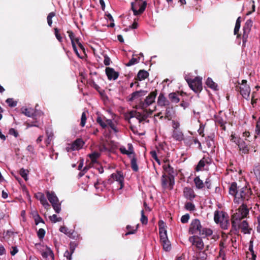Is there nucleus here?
<instances>
[{
  "instance_id": "37998d69",
  "label": "nucleus",
  "mask_w": 260,
  "mask_h": 260,
  "mask_svg": "<svg viewBox=\"0 0 260 260\" xmlns=\"http://www.w3.org/2000/svg\"><path fill=\"white\" fill-rule=\"evenodd\" d=\"M28 172L29 171L27 170H25L23 168H22L20 169L19 173L21 177L23 178L25 181H27L28 180L27 175Z\"/></svg>"
},
{
  "instance_id": "7ed1b4c3",
  "label": "nucleus",
  "mask_w": 260,
  "mask_h": 260,
  "mask_svg": "<svg viewBox=\"0 0 260 260\" xmlns=\"http://www.w3.org/2000/svg\"><path fill=\"white\" fill-rule=\"evenodd\" d=\"M252 192L250 187L248 186H244L239 189V193L234 199L235 203L240 204L248 201L251 198Z\"/></svg>"
},
{
  "instance_id": "4468645a",
  "label": "nucleus",
  "mask_w": 260,
  "mask_h": 260,
  "mask_svg": "<svg viewBox=\"0 0 260 260\" xmlns=\"http://www.w3.org/2000/svg\"><path fill=\"white\" fill-rule=\"evenodd\" d=\"M189 241L192 245L197 248V250H203L204 243L201 237L197 235H193L189 238Z\"/></svg>"
},
{
  "instance_id": "c85d7f7f",
  "label": "nucleus",
  "mask_w": 260,
  "mask_h": 260,
  "mask_svg": "<svg viewBox=\"0 0 260 260\" xmlns=\"http://www.w3.org/2000/svg\"><path fill=\"white\" fill-rule=\"evenodd\" d=\"M166 110H165V118L168 119V120H170L173 115L174 114L175 112L173 110V107L171 104L169 106H168L167 107H165Z\"/></svg>"
},
{
  "instance_id": "ea45409f",
  "label": "nucleus",
  "mask_w": 260,
  "mask_h": 260,
  "mask_svg": "<svg viewBox=\"0 0 260 260\" xmlns=\"http://www.w3.org/2000/svg\"><path fill=\"white\" fill-rule=\"evenodd\" d=\"M138 226V224L136 225L135 228L129 225H127L126 226V229L128 230V232L125 234V236L135 234L136 232L137 231Z\"/></svg>"
},
{
  "instance_id": "6e6552de",
  "label": "nucleus",
  "mask_w": 260,
  "mask_h": 260,
  "mask_svg": "<svg viewBox=\"0 0 260 260\" xmlns=\"http://www.w3.org/2000/svg\"><path fill=\"white\" fill-rule=\"evenodd\" d=\"M157 92L155 89L151 91L143 101L140 102L139 106L142 109H145L154 103Z\"/></svg>"
},
{
  "instance_id": "5701e85b",
  "label": "nucleus",
  "mask_w": 260,
  "mask_h": 260,
  "mask_svg": "<svg viewBox=\"0 0 260 260\" xmlns=\"http://www.w3.org/2000/svg\"><path fill=\"white\" fill-rule=\"evenodd\" d=\"M202 82H187L189 87L196 93H200L203 89Z\"/></svg>"
},
{
  "instance_id": "c03bdc74",
  "label": "nucleus",
  "mask_w": 260,
  "mask_h": 260,
  "mask_svg": "<svg viewBox=\"0 0 260 260\" xmlns=\"http://www.w3.org/2000/svg\"><path fill=\"white\" fill-rule=\"evenodd\" d=\"M184 207L186 210L190 211H194L196 209L194 205L190 202L186 203Z\"/></svg>"
},
{
  "instance_id": "58836bf2",
  "label": "nucleus",
  "mask_w": 260,
  "mask_h": 260,
  "mask_svg": "<svg viewBox=\"0 0 260 260\" xmlns=\"http://www.w3.org/2000/svg\"><path fill=\"white\" fill-rule=\"evenodd\" d=\"M253 24V22L251 19H248L243 26V30L247 32H250L251 27Z\"/></svg>"
},
{
  "instance_id": "a878e982",
  "label": "nucleus",
  "mask_w": 260,
  "mask_h": 260,
  "mask_svg": "<svg viewBox=\"0 0 260 260\" xmlns=\"http://www.w3.org/2000/svg\"><path fill=\"white\" fill-rule=\"evenodd\" d=\"M164 163L162 168L165 172L168 174V176H174V170L170 165L169 160L164 161Z\"/></svg>"
},
{
  "instance_id": "9d476101",
  "label": "nucleus",
  "mask_w": 260,
  "mask_h": 260,
  "mask_svg": "<svg viewBox=\"0 0 260 260\" xmlns=\"http://www.w3.org/2000/svg\"><path fill=\"white\" fill-rule=\"evenodd\" d=\"M233 139L234 142L238 145L239 151L241 154H248L250 150V146L247 144L244 141L240 138H236L234 136Z\"/></svg>"
},
{
  "instance_id": "e2e57ef3",
  "label": "nucleus",
  "mask_w": 260,
  "mask_h": 260,
  "mask_svg": "<svg viewBox=\"0 0 260 260\" xmlns=\"http://www.w3.org/2000/svg\"><path fill=\"white\" fill-rule=\"evenodd\" d=\"M86 121V113L83 112L82 113L81 118V122L80 125L82 127L84 126Z\"/></svg>"
},
{
  "instance_id": "864d4df0",
  "label": "nucleus",
  "mask_w": 260,
  "mask_h": 260,
  "mask_svg": "<svg viewBox=\"0 0 260 260\" xmlns=\"http://www.w3.org/2000/svg\"><path fill=\"white\" fill-rule=\"evenodd\" d=\"M41 255H42V256L43 257L47 258L49 256H53V252L50 249L48 248V249H47L46 251H43L41 253Z\"/></svg>"
},
{
  "instance_id": "1a4fd4ad",
  "label": "nucleus",
  "mask_w": 260,
  "mask_h": 260,
  "mask_svg": "<svg viewBox=\"0 0 260 260\" xmlns=\"http://www.w3.org/2000/svg\"><path fill=\"white\" fill-rule=\"evenodd\" d=\"M161 186L164 189H173L175 183L174 176L163 174L161 178Z\"/></svg>"
},
{
  "instance_id": "3c124183",
  "label": "nucleus",
  "mask_w": 260,
  "mask_h": 260,
  "mask_svg": "<svg viewBox=\"0 0 260 260\" xmlns=\"http://www.w3.org/2000/svg\"><path fill=\"white\" fill-rule=\"evenodd\" d=\"M55 16V13L54 12H52L47 16V23L49 25V26H51L52 24V18Z\"/></svg>"
},
{
  "instance_id": "338daca9",
  "label": "nucleus",
  "mask_w": 260,
  "mask_h": 260,
  "mask_svg": "<svg viewBox=\"0 0 260 260\" xmlns=\"http://www.w3.org/2000/svg\"><path fill=\"white\" fill-rule=\"evenodd\" d=\"M54 34L58 41L59 42H61L62 41V38L59 34V30L57 28H54Z\"/></svg>"
},
{
  "instance_id": "8fccbe9b",
  "label": "nucleus",
  "mask_w": 260,
  "mask_h": 260,
  "mask_svg": "<svg viewBox=\"0 0 260 260\" xmlns=\"http://www.w3.org/2000/svg\"><path fill=\"white\" fill-rule=\"evenodd\" d=\"M141 217L140 219V221H141V223L143 224H145V225L147 224L148 223V218H147V217L145 215L144 211L143 210H142L141 211Z\"/></svg>"
},
{
  "instance_id": "bf43d9fd",
  "label": "nucleus",
  "mask_w": 260,
  "mask_h": 260,
  "mask_svg": "<svg viewBox=\"0 0 260 260\" xmlns=\"http://www.w3.org/2000/svg\"><path fill=\"white\" fill-rule=\"evenodd\" d=\"M67 33L69 35V37L71 41L72 45L73 44L76 45L75 43V39L76 38L72 30H68Z\"/></svg>"
},
{
  "instance_id": "c9c22d12",
  "label": "nucleus",
  "mask_w": 260,
  "mask_h": 260,
  "mask_svg": "<svg viewBox=\"0 0 260 260\" xmlns=\"http://www.w3.org/2000/svg\"><path fill=\"white\" fill-rule=\"evenodd\" d=\"M147 91L146 90H140L139 91H136L135 92H134L131 94V97L129 98L128 101H133V100L139 98L138 96V94H141V93H147Z\"/></svg>"
},
{
  "instance_id": "79ce46f5",
  "label": "nucleus",
  "mask_w": 260,
  "mask_h": 260,
  "mask_svg": "<svg viewBox=\"0 0 260 260\" xmlns=\"http://www.w3.org/2000/svg\"><path fill=\"white\" fill-rule=\"evenodd\" d=\"M161 244L162 245L163 248L165 250L168 251L171 249V244L169 241L168 240L161 241Z\"/></svg>"
},
{
  "instance_id": "49530a36",
  "label": "nucleus",
  "mask_w": 260,
  "mask_h": 260,
  "mask_svg": "<svg viewBox=\"0 0 260 260\" xmlns=\"http://www.w3.org/2000/svg\"><path fill=\"white\" fill-rule=\"evenodd\" d=\"M46 134L47 136V138L45 141V143L46 146H48L50 144L51 141L53 139V134L52 133H49L48 131L46 132Z\"/></svg>"
},
{
  "instance_id": "dca6fc26",
  "label": "nucleus",
  "mask_w": 260,
  "mask_h": 260,
  "mask_svg": "<svg viewBox=\"0 0 260 260\" xmlns=\"http://www.w3.org/2000/svg\"><path fill=\"white\" fill-rule=\"evenodd\" d=\"M111 179L114 181H117L120 186L119 189L123 188L124 183V177L121 172H117L116 173H113L110 176Z\"/></svg>"
},
{
  "instance_id": "0eeeda50",
  "label": "nucleus",
  "mask_w": 260,
  "mask_h": 260,
  "mask_svg": "<svg viewBox=\"0 0 260 260\" xmlns=\"http://www.w3.org/2000/svg\"><path fill=\"white\" fill-rule=\"evenodd\" d=\"M249 214V209L245 203H242L236 213L232 215V220L243 219L247 217Z\"/></svg>"
},
{
  "instance_id": "69168bd1",
  "label": "nucleus",
  "mask_w": 260,
  "mask_h": 260,
  "mask_svg": "<svg viewBox=\"0 0 260 260\" xmlns=\"http://www.w3.org/2000/svg\"><path fill=\"white\" fill-rule=\"evenodd\" d=\"M45 231L43 229H40L37 232V235L39 239H42L45 236Z\"/></svg>"
},
{
  "instance_id": "4d7b16f0",
  "label": "nucleus",
  "mask_w": 260,
  "mask_h": 260,
  "mask_svg": "<svg viewBox=\"0 0 260 260\" xmlns=\"http://www.w3.org/2000/svg\"><path fill=\"white\" fill-rule=\"evenodd\" d=\"M208 87L213 89V90H218V85L215 82H206Z\"/></svg>"
},
{
  "instance_id": "bb28decb",
  "label": "nucleus",
  "mask_w": 260,
  "mask_h": 260,
  "mask_svg": "<svg viewBox=\"0 0 260 260\" xmlns=\"http://www.w3.org/2000/svg\"><path fill=\"white\" fill-rule=\"evenodd\" d=\"M149 76V73L144 70H141L138 72L137 76L135 77V79L140 81L144 80L147 79Z\"/></svg>"
},
{
  "instance_id": "39448f33",
  "label": "nucleus",
  "mask_w": 260,
  "mask_h": 260,
  "mask_svg": "<svg viewBox=\"0 0 260 260\" xmlns=\"http://www.w3.org/2000/svg\"><path fill=\"white\" fill-rule=\"evenodd\" d=\"M45 193L48 200L51 204V205L55 212L56 213H60L61 211V203L59 202V200L54 192L46 190Z\"/></svg>"
},
{
  "instance_id": "c756f323",
  "label": "nucleus",
  "mask_w": 260,
  "mask_h": 260,
  "mask_svg": "<svg viewBox=\"0 0 260 260\" xmlns=\"http://www.w3.org/2000/svg\"><path fill=\"white\" fill-rule=\"evenodd\" d=\"M238 188L239 187L237 186L236 182L232 183L229 187V193L236 198V196H237L239 191L238 190Z\"/></svg>"
},
{
  "instance_id": "a18cd8bd",
  "label": "nucleus",
  "mask_w": 260,
  "mask_h": 260,
  "mask_svg": "<svg viewBox=\"0 0 260 260\" xmlns=\"http://www.w3.org/2000/svg\"><path fill=\"white\" fill-rule=\"evenodd\" d=\"M50 220L54 223L59 222L62 220V218L60 217H57L56 214H53L52 216L49 217Z\"/></svg>"
},
{
  "instance_id": "423d86ee",
  "label": "nucleus",
  "mask_w": 260,
  "mask_h": 260,
  "mask_svg": "<svg viewBox=\"0 0 260 260\" xmlns=\"http://www.w3.org/2000/svg\"><path fill=\"white\" fill-rule=\"evenodd\" d=\"M147 2L142 0H135V2L131 3V9L135 16L142 14L146 9Z\"/></svg>"
},
{
  "instance_id": "09e8293b",
  "label": "nucleus",
  "mask_w": 260,
  "mask_h": 260,
  "mask_svg": "<svg viewBox=\"0 0 260 260\" xmlns=\"http://www.w3.org/2000/svg\"><path fill=\"white\" fill-rule=\"evenodd\" d=\"M216 122L220 125V126L221 127V128L225 131L226 127L225 126V124L226 123V122L224 121L222 118H217L216 119Z\"/></svg>"
},
{
  "instance_id": "cd10ccee",
  "label": "nucleus",
  "mask_w": 260,
  "mask_h": 260,
  "mask_svg": "<svg viewBox=\"0 0 260 260\" xmlns=\"http://www.w3.org/2000/svg\"><path fill=\"white\" fill-rule=\"evenodd\" d=\"M202 77L196 76L192 73H188L185 76L186 81H202Z\"/></svg>"
},
{
  "instance_id": "e433bc0d",
  "label": "nucleus",
  "mask_w": 260,
  "mask_h": 260,
  "mask_svg": "<svg viewBox=\"0 0 260 260\" xmlns=\"http://www.w3.org/2000/svg\"><path fill=\"white\" fill-rule=\"evenodd\" d=\"M206 144L207 147L211 149H213L215 148L214 141L213 138L211 136H208L206 140Z\"/></svg>"
},
{
  "instance_id": "a19ab883",
  "label": "nucleus",
  "mask_w": 260,
  "mask_h": 260,
  "mask_svg": "<svg viewBox=\"0 0 260 260\" xmlns=\"http://www.w3.org/2000/svg\"><path fill=\"white\" fill-rule=\"evenodd\" d=\"M106 121L107 123V126H109L115 133H117L118 132L116 125L111 119H106Z\"/></svg>"
},
{
  "instance_id": "20e7f679",
  "label": "nucleus",
  "mask_w": 260,
  "mask_h": 260,
  "mask_svg": "<svg viewBox=\"0 0 260 260\" xmlns=\"http://www.w3.org/2000/svg\"><path fill=\"white\" fill-rule=\"evenodd\" d=\"M232 220V229L236 232H238L241 230L242 233L244 234H250L252 229L249 228L248 222L246 220Z\"/></svg>"
},
{
  "instance_id": "f257e3e1",
  "label": "nucleus",
  "mask_w": 260,
  "mask_h": 260,
  "mask_svg": "<svg viewBox=\"0 0 260 260\" xmlns=\"http://www.w3.org/2000/svg\"><path fill=\"white\" fill-rule=\"evenodd\" d=\"M119 149L121 154L126 155L129 158H131V166L132 169L133 171L137 172L139 171L137 158L132 144L128 143L127 144V149L123 146H120Z\"/></svg>"
},
{
  "instance_id": "393cba45",
  "label": "nucleus",
  "mask_w": 260,
  "mask_h": 260,
  "mask_svg": "<svg viewBox=\"0 0 260 260\" xmlns=\"http://www.w3.org/2000/svg\"><path fill=\"white\" fill-rule=\"evenodd\" d=\"M172 138L178 141H182L184 139V136L182 131L180 129L173 130Z\"/></svg>"
},
{
  "instance_id": "4be33fe9",
  "label": "nucleus",
  "mask_w": 260,
  "mask_h": 260,
  "mask_svg": "<svg viewBox=\"0 0 260 260\" xmlns=\"http://www.w3.org/2000/svg\"><path fill=\"white\" fill-rule=\"evenodd\" d=\"M35 197L37 200L40 201L41 204L45 208H48L50 207V205L48 203L44 193L41 192H37L35 194Z\"/></svg>"
},
{
  "instance_id": "2eb2a0df",
  "label": "nucleus",
  "mask_w": 260,
  "mask_h": 260,
  "mask_svg": "<svg viewBox=\"0 0 260 260\" xmlns=\"http://www.w3.org/2000/svg\"><path fill=\"white\" fill-rule=\"evenodd\" d=\"M212 162V159L208 156H204L199 162L196 167V171L197 172L202 171L206 165H209Z\"/></svg>"
},
{
  "instance_id": "412c9836",
  "label": "nucleus",
  "mask_w": 260,
  "mask_h": 260,
  "mask_svg": "<svg viewBox=\"0 0 260 260\" xmlns=\"http://www.w3.org/2000/svg\"><path fill=\"white\" fill-rule=\"evenodd\" d=\"M183 192L184 197L190 201L193 200L196 196L193 190L189 187H184Z\"/></svg>"
},
{
  "instance_id": "9b49d317",
  "label": "nucleus",
  "mask_w": 260,
  "mask_h": 260,
  "mask_svg": "<svg viewBox=\"0 0 260 260\" xmlns=\"http://www.w3.org/2000/svg\"><path fill=\"white\" fill-rule=\"evenodd\" d=\"M201 221L198 219L192 220L189 228V233L192 235L198 234L201 232L203 229Z\"/></svg>"
},
{
  "instance_id": "680f3d73",
  "label": "nucleus",
  "mask_w": 260,
  "mask_h": 260,
  "mask_svg": "<svg viewBox=\"0 0 260 260\" xmlns=\"http://www.w3.org/2000/svg\"><path fill=\"white\" fill-rule=\"evenodd\" d=\"M139 58H132L131 60H129V61L126 64V66H127V67H129V66H131L132 65H134L136 63H137L139 62Z\"/></svg>"
},
{
  "instance_id": "de8ad7c7",
  "label": "nucleus",
  "mask_w": 260,
  "mask_h": 260,
  "mask_svg": "<svg viewBox=\"0 0 260 260\" xmlns=\"http://www.w3.org/2000/svg\"><path fill=\"white\" fill-rule=\"evenodd\" d=\"M6 102L8 104L9 106L10 107H15L16 106L17 102L14 100L12 98H8L6 101Z\"/></svg>"
},
{
  "instance_id": "2f4dec72",
  "label": "nucleus",
  "mask_w": 260,
  "mask_h": 260,
  "mask_svg": "<svg viewBox=\"0 0 260 260\" xmlns=\"http://www.w3.org/2000/svg\"><path fill=\"white\" fill-rule=\"evenodd\" d=\"M212 234L213 231L212 229L203 227L199 235L203 237H208L211 236Z\"/></svg>"
},
{
  "instance_id": "774afa93",
  "label": "nucleus",
  "mask_w": 260,
  "mask_h": 260,
  "mask_svg": "<svg viewBox=\"0 0 260 260\" xmlns=\"http://www.w3.org/2000/svg\"><path fill=\"white\" fill-rule=\"evenodd\" d=\"M189 217L190 216L188 214H186L183 215L181 218V222L183 223H186L188 222Z\"/></svg>"
},
{
  "instance_id": "0e129e2a",
  "label": "nucleus",
  "mask_w": 260,
  "mask_h": 260,
  "mask_svg": "<svg viewBox=\"0 0 260 260\" xmlns=\"http://www.w3.org/2000/svg\"><path fill=\"white\" fill-rule=\"evenodd\" d=\"M255 132L257 135L260 136V117L256 122Z\"/></svg>"
},
{
  "instance_id": "f3484780",
  "label": "nucleus",
  "mask_w": 260,
  "mask_h": 260,
  "mask_svg": "<svg viewBox=\"0 0 260 260\" xmlns=\"http://www.w3.org/2000/svg\"><path fill=\"white\" fill-rule=\"evenodd\" d=\"M157 104L159 107H165L171 104L170 101L165 96L164 93H160L157 98Z\"/></svg>"
},
{
  "instance_id": "7c9ffc66",
  "label": "nucleus",
  "mask_w": 260,
  "mask_h": 260,
  "mask_svg": "<svg viewBox=\"0 0 260 260\" xmlns=\"http://www.w3.org/2000/svg\"><path fill=\"white\" fill-rule=\"evenodd\" d=\"M179 92H171L169 94L168 98L170 101V103L177 104L180 101V99L178 97Z\"/></svg>"
},
{
  "instance_id": "603ef678",
  "label": "nucleus",
  "mask_w": 260,
  "mask_h": 260,
  "mask_svg": "<svg viewBox=\"0 0 260 260\" xmlns=\"http://www.w3.org/2000/svg\"><path fill=\"white\" fill-rule=\"evenodd\" d=\"M87 83H89L90 86L94 87L101 94H103L104 92V90L103 89H101V88L95 83V82H91Z\"/></svg>"
},
{
  "instance_id": "5fc2aeb1",
  "label": "nucleus",
  "mask_w": 260,
  "mask_h": 260,
  "mask_svg": "<svg viewBox=\"0 0 260 260\" xmlns=\"http://www.w3.org/2000/svg\"><path fill=\"white\" fill-rule=\"evenodd\" d=\"M249 32H247L245 31H243V34L242 35V42H243L242 46L243 47H245L246 43L247 41V39L248 38V35H249Z\"/></svg>"
},
{
  "instance_id": "aec40b11",
  "label": "nucleus",
  "mask_w": 260,
  "mask_h": 260,
  "mask_svg": "<svg viewBox=\"0 0 260 260\" xmlns=\"http://www.w3.org/2000/svg\"><path fill=\"white\" fill-rule=\"evenodd\" d=\"M21 113L25 116L32 117L34 119L37 120L36 111L32 108H27L26 107H22L21 108Z\"/></svg>"
},
{
  "instance_id": "4c0bfd02",
  "label": "nucleus",
  "mask_w": 260,
  "mask_h": 260,
  "mask_svg": "<svg viewBox=\"0 0 260 260\" xmlns=\"http://www.w3.org/2000/svg\"><path fill=\"white\" fill-rule=\"evenodd\" d=\"M100 156L101 153L96 151H94L88 155V156L90 158L91 161L92 163L96 162L98 158H99Z\"/></svg>"
},
{
  "instance_id": "6e6d98bb",
  "label": "nucleus",
  "mask_w": 260,
  "mask_h": 260,
  "mask_svg": "<svg viewBox=\"0 0 260 260\" xmlns=\"http://www.w3.org/2000/svg\"><path fill=\"white\" fill-rule=\"evenodd\" d=\"M256 255L254 252H246V260H255Z\"/></svg>"
},
{
  "instance_id": "473e14b6",
  "label": "nucleus",
  "mask_w": 260,
  "mask_h": 260,
  "mask_svg": "<svg viewBox=\"0 0 260 260\" xmlns=\"http://www.w3.org/2000/svg\"><path fill=\"white\" fill-rule=\"evenodd\" d=\"M253 170L256 180L260 184V164H257L255 165Z\"/></svg>"
},
{
  "instance_id": "b1692460",
  "label": "nucleus",
  "mask_w": 260,
  "mask_h": 260,
  "mask_svg": "<svg viewBox=\"0 0 260 260\" xmlns=\"http://www.w3.org/2000/svg\"><path fill=\"white\" fill-rule=\"evenodd\" d=\"M131 118H136L139 120V123H140L142 121H144L147 118V116L145 114H142L140 112L136 111H131L129 113Z\"/></svg>"
},
{
  "instance_id": "ddd939ff",
  "label": "nucleus",
  "mask_w": 260,
  "mask_h": 260,
  "mask_svg": "<svg viewBox=\"0 0 260 260\" xmlns=\"http://www.w3.org/2000/svg\"><path fill=\"white\" fill-rule=\"evenodd\" d=\"M85 144L84 141L81 138L77 139L72 144H68L66 149L67 152L79 150L82 149Z\"/></svg>"
},
{
  "instance_id": "6ab92c4d",
  "label": "nucleus",
  "mask_w": 260,
  "mask_h": 260,
  "mask_svg": "<svg viewBox=\"0 0 260 260\" xmlns=\"http://www.w3.org/2000/svg\"><path fill=\"white\" fill-rule=\"evenodd\" d=\"M105 71L106 75L109 80H115L119 76L118 72H116L113 68L107 67Z\"/></svg>"
},
{
  "instance_id": "13d9d810",
  "label": "nucleus",
  "mask_w": 260,
  "mask_h": 260,
  "mask_svg": "<svg viewBox=\"0 0 260 260\" xmlns=\"http://www.w3.org/2000/svg\"><path fill=\"white\" fill-rule=\"evenodd\" d=\"M59 231L67 235L69 237H71L72 235L73 234V232H71V231H68V228L65 226H61L59 229Z\"/></svg>"
},
{
  "instance_id": "f704fd0d",
  "label": "nucleus",
  "mask_w": 260,
  "mask_h": 260,
  "mask_svg": "<svg viewBox=\"0 0 260 260\" xmlns=\"http://www.w3.org/2000/svg\"><path fill=\"white\" fill-rule=\"evenodd\" d=\"M193 181L198 189H201L204 187V183L202 180L200 179L199 176L194 178Z\"/></svg>"
},
{
  "instance_id": "052dcab7",
  "label": "nucleus",
  "mask_w": 260,
  "mask_h": 260,
  "mask_svg": "<svg viewBox=\"0 0 260 260\" xmlns=\"http://www.w3.org/2000/svg\"><path fill=\"white\" fill-rule=\"evenodd\" d=\"M94 187L98 191L102 190L104 187V185L100 181L98 180L94 183Z\"/></svg>"
},
{
  "instance_id": "f03ea898",
  "label": "nucleus",
  "mask_w": 260,
  "mask_h": 260,
  "mask_svg": "<svg viewBox=\"0 0 260 260\" xmlns=\"http://www.w3.org/2000/svg\"><path fill=\"white\" fill-rule=\"evenodd\" d=\"M229 217L225 212L222 211H215L214 220L216 223H220L222 229L226 230L230 226Z\"/></svg>"
},
{
  "instance_id": "72a5a7b5",
  "label": "nucleus",
  "mask_w": 260,
  "mask_h": 260,
  "mask_svg": "<svg viewBox=\"0 0 260 260\" xmlns=\"http://www.w3.org/2000/svg\"><path fill=\"white\" fill-rule=\"evenodd\" d=\"M106 119L105 117H102L101 116H98L96 118V121L102 128H105L107 127V123L106 121Z\"/></svg>"
},
{
  "instance_id": "f8f14e48",
  "label": "nucleus",
  "mask_w": 260,
  "mask_h": 260,
  "mask_svg": "<svg viewBox=\"0 0 260 260\" xmlns=\"http://www.w3.org/2000/svg\"><path fill=\"white\" fill-rule=\"evenodd\" d=\"M238 83V86L236 85L237 89L239 90L242 96L245 99L248 100L250 93V87L247 82Z\"/></svg>"
},
{
  "instance_id": "a211bd4d",
  "label": "nucleus",
  "mask_w": 260,
  "mask_h": 260,
  "mask_svg": "<svg viewBox=\"0 0 260 260\" xmlns=\"http://www.w3.org/2000/svg\"><path fill=\"white\" fill-rule=\"evenodd\" d=\"M208 257L206 250H196L192 256V260H207Z\"/></svg>"
}]
</instances>
